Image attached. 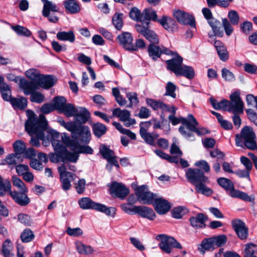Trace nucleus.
<instances>
[{"label": "nucleus", "mask_w": 257, "mask_h": 257, "mask_svg": "<svg viewBox=\"0 0 257 257\" xmlns=\"http://www.w3.org/2000/svg\"><path fill=\"white\" fill-rule=\"evenodd\" d=\"M28 119L25 122V127L27 133L31 136L30 141L32 146H40L39 140H43L44 132L47 129L48 122L44 114H40L38 118L34 111L27 110Z\"/></svg>", "instance_id": "nucleus-1"}, {"label": "nucleus", "mask_w": 257, "mask_h": 257, "mask_svg": "<svg viewBox=\"0 0 257 257\" xmlns=\"http://www.w3.org/2000/svg\"><path fill=\"white\" fill-rule=\"evenodd\" d=\"M186 178L195 186V191L205 196H210L213 193V190L207 187L206 184L209 183V179L205 176L203 171L199 169L189 168L186 174Z\"/></svg>", "instance_id": "nucleus-2"}, {"label": "nucleus", "mask_w": 257, "mask_h": 257, "mask_svg": "<svg viewBox=\"0 0 257 257\" xmlns=\"http://www.w3.org/2000/svg\"><path fill=\"white\" fill-rule=\"evenodd\" d=\"M60 140L53 138L51 140L52 145L54 147L55 153H50L49 157L51 162L57 163L59 162L66 163L68 162L76 163L78 159L79 155L76 153L69 152L64 146Z\"/></svg>", "instance_id": "nucleus-3"}, {"label": "nucleus", "mask_w": 257, "mask_h": 257, "mask_svg": "<svg viewBox=\"0 0 257 257\" xmlns=\"http://www.w3.org/2000/svg\"><path fill=\"white\" fill-rule=\"evenodd\" d=\"M256 135L253 128L246 125L243 127L239 134L235 136L236 146L246 148L250 150H254L256 147Z\"/></svg>", "instance_id": "nucleus-4"}, {"label": "nucleus", "mask_w": 257, "mask_h": 257, "mask_svg": "<svg viewBox=\"0 0 257 257\" xmlns=\"http://www.w3.org/2000/svg\"><path fill=\"white\" fill-rule=\"evenodd\" d=\"M218 184L224 188L228 195L233 198H239L244 201H248L253 204L255 203L253 196H249L245 192L236 190L233 183L228 179L220 178L217 179Z\"/></svg>", "instance_id": "nucleus-5"}, {"label": "nucleus", "mask_w": 257, "mask_h": 257, "mask_svg": "<svg viewBox=\"0 0 257 257\" xmlns=\"http://www.w3.org/2000/svg\"><path fill=\"white\" fill-rule=\"evenodd\" d=\"M80 207L83 209H94L104 213L108 216L114 217L116 214V208L113 207H107L106 205L96 203L89 197H83L78 201Z\"/></svg>", "instance_id": "nucleus-6"}, {"label": "nucleus", "mask_w": 257, "mask_h": 257, "mask_svg": "<svg viewBox=\"0 0 257 257\" xmlns=\"http://www.w3.org/2000/svg\"><path fill=\"white\" fill-rule=\"evenodd\" d=\"M61 138L63 143L66 147H69L71 150L74 151L73 153L77 154L78 155L79 154H93V150L90 147L80 145L78 141L72 140L67 134H62Z\"/></svg>", "instance_id": "nucleus-7"}, {"label": "nucleus", "mask_w": 257, "mask_h": 257, "mask_svg": "<svg viewBox=\"0 0 257 257\" xmlns=\"http://www.w3.org/2000/svg\"><path fill=\"white\" fill-rule=\"evenodd\" d=\"M156 239L160 240L159 246L161 250L167 253H170L172 251V248L181 249L182 246L174 237L168 236L164 234H160L156 237Z\"/></svg>", "instance_id": "nucleus-8"}, {"label": "nucleus", "mask_w": 257, "mask_h": 257, "mask_svg": "<svg viewBox=\"0 0 257 257\" xmlns=\"http://www.w3.org/2000/svg\"><path fill=\"white\" fill-rule=\"evenodd\" d=\"M228 19H222V25L227 36H230L233 32L232 25H238L239 23V16L234 10L230 11L227 15Z\"/></svg>", "instance_id": "nucleus-9"}, {"label": "nucleus", "mask_w": 257, "mask_h": 257, "mask_svg": "<svg viewBox=\"0 0 257 257\" xmlns=\"http://www.w3.org/2000/svg\"><path fill=\"white\" fill-rule=\"evenodd\" d=\"M147 190L148 188L146 185H142L137 189L136 194L138 196V200L142 204H154L155 198H157V195L156 194L148 191Z\"/></svg>", "instance_id": "nucleus-10"}, {"label": "nucleus", "mask_w": 257, "mask_h": 257, "mask_svg": "<svg viewBox=\"0 0 257 257\" xmlns=\"http://www.w3.org/2000/svg\"><path fill=\"white\" fill-rule=\"evenodd\" d=\"M238 91L232 93L229 97L228 111L232 113H243L244 103L240 96Z\"/></svg>", "instance_id": "nucleus-11"}, {"label": "nucleus", "mask_w": 257, "mask_h": 257, "mask_svg": "<svg viewBox=\"0 0 257 257\" xmlns=\"http://www.w3.org/2000/svg\"><path fill=\"white\" fill-rule=\"evenodd\" d=\"M72 136V140H78L83 144H88L91 139V133L89 128L87 126L79 124Z\"/></svg>", "instance_id": "nucleus-12"}, {"label": "nucleus", "mask_w": 257, "mask_h": 257, "mask_svg": "<svg viewBox=\"0 0 257 257\" xmlns=\"http://www.w3.org/2000/svg\"><path fill=\"white\" fill-rule=\"evenodd\" d=\"M116 41L118 42L121 46L127 51H134L136 50V48L133 43V37L130 33L122 32L117 36Z\"/></svg>", "instance_id": "nucleus-13"}, {"label": "nucleus", "mask_w": 257, "mask_h": 257, "mask_svg": "<svg viewBox=\"0 0 257 257\" xmlns=\"http://www.w3.org/2000/svg\"><path fill=\"white\" fill-rule=\"evenodd\" d=\"M149 26H142L140 24H136L135 28L137 31L144 36L151 44H156L159 42L158 35L153 31L149 29Z\"/></svg>", "instance_id": "nucleus-14"}, {"label": "nucleus", "mask_w": 257, "mask_h": 257, "mask_svg": "<svg viewBox=\"0 0 257 257\" xmlns=\"http://www.w3.org/2000/svg\"><path fill=\"white\" fill-rule=\"evenodd\" d=\"M28 189L18 191H9V195L11 196L15 202L21 206H26L28 205L31 200L28 196L27 193Z\"/></svg>", "instance_id": "nucleus-15"}, {"label": "nucleus", "mask_w": 257, "mask_h": 257, "mask_svg": "<svg viewBox=\"0 0 257 257\" xmlns=\"http://www.w3.org/2000/svg\"><path fill=\"white\" fill-rule=\"evenodd\" d=\"M173 15L181 24L189 25L192 28H195V20L193 16L180 10L175 11Z\"/></svg>", "instance_id": "nucleus-16"}, {"label": "nucleus", "mask_w": 257, "mask_h": 257, "mask_svg": "<svg viewBox=\"0 0 257 257\" xmlns=\"http://www.w3.org/2000/svg\"><path fill=\"white\" fill-rule=\"evenodd\" d=\"M110 193L114 194L116 197L123 199L129 194V189L121 183L112 182L110 186Z\"/></svg>", "instance_id": "nucleus-17"}, {"label": "nucleus", "mask_w": 257, "mask_h": 257, "mask_svg": "<svg viewBox=\"0 0 257 257\" xmlns=\"http://www.w3.org/2000/svg\"><path fill=\"white\" fill-rule=\"evenodd\" d=\"M232 225L238 238L241 240L247 238L248 234V228L244 222L240 219H235L232 221Z\"/></svg>", "instance_id": "nucleus-18"}, {"label": "nucleus", "mask_w": 257, "mask_h": 257, "mask_svg": "<svg viewBox=\"0 0 257 257\" xmlns=\"http://www.w3.org/2000/svg\"><path fill=\"white\" fill-rule=\"evenodd\" d=\"M99 152L103 159L107 160L108 163L113 164L115 167H119V164L116 160L117 157L115 155L113 151L109 149L105 145H102L100 147Z\"/></svg>", "instance_id": "nucleus-19"}, {"label": "nucleus", "mask_w": 257, "mask_h": 257, "mask_svg": "<svg viewBox=\"0 0 257 257\" xmlns=\"http://www.w3.org/2000/svg\"><path fill=\"white\" fill-rule=\"evenodd\" d=\"M153 206L156 211L160 215L165 214L171 207L170 203L161 197L155 198Z\"/></svg>", "instance_id": "nucleus-20"}, {"label": "nucleus", "mask_w": 257, "mask_h": 257, "mask_svg": "<svg viewBox=\"0 0 257 257\" xmlns=\"http://www.w3.org/2000/svg\"><path fill=\"white\" fill-rule=\"evenodd\" d=\"M142 22L141 24L142 26H149L150 21L158 22L160 19H158L156 12L151 8L145 9L142 13Z\"/></svg>", "instance_id": "nucleus-21"}, {"label": "nucleus", "mask_w": 257, "mask_h": 257, "mask_svg": "<svg viewBox=\"0 0 257 257\" xmlns=\"http://www.w3.org/2000/svg\"><path fill=\"white\" fill-rule=\"evenodd\" d=\"M20 86L23 90L24 94L26 95L31 94L39 89L38 84L37 82L28 81L25 79L20 80Z\"/></svg>", "instance_id": "nucleus-22"}, {"label": "nucleus", "mask_w": 257, "mask_h": 257, "mask_svg": "<svg viewBox=\"0 0 257 257\" xmlns=\"http://www.w3.org/2000/svg\"><path fill=\"white\" fill-rule=\"evenodd\" d=\"M183 58L178 54L173 58L166 61L167 68L176 75L182 67Z\"/></svg>", "instance_id": "nucleus-23"}, {"label": "nucleus", "mask_w": 257, "mask_h": 257, "mask_svg": "<svg viewBox=\"0 0 257 257\" xmlns=\"http://www.w3.org/2000/svg\"><path fill=\"white\" fill-rule=\"evenodd\" d=\"M208 219V217L202 213H199L196 216H192L189 218L191 225L196 228H205V221Z\"/></svg>", "instance_id": "nucleus-24"}, {"label": "nucleus", "mask_w": 257, "mask_h": 257, "mask_svg": "<svg viewBox=\"0 0 257 257\" xmlns=\"http://www.w3.org/2000/svg\"><path fill=\"white\" fill-rule=\"evenodd\" d=\"M63 4L67 14H76L81 11L80 5L76 0H66Z\"/></svg>", "instance_id": "nucleus-25"}, {"label": "nucleus", "mask_w": 257, "mask_h": 257, "mask_svg": "<svg viewBox=\"0 0 257 257\" xmlns=\"http://www.w3.org/2000/svg\"><path fill=\"white\" fill-rule=\"evenodd\" d=\"M56 82L55 78L52 75H41L37 82L38 86L44 89H49L53 86Z\"/></svg>", "instance_id": "nucleus-26"}, {"label": "nucleus", "mask_w": 257, "mask_h": 257, "mask_svg": "<svg viewBox=\"0 0 257 257\" xmlns=\"http://www.w3.org/2000/svg\"><path fill=\"white\" fill-rule=\"evenodd\" d=\"M140 134L146 143L152 146L155 145V140L159 137V135L156 133H148L147 129L142 125L141 128L140 129Z\"/></svg>", "instance_id": "nucleus-27"}, {"label": "nucleus", "mask_w": 257, "mask_h": 257, "mask_svg": "<svg viewBox=\"0 0 257 257\" xmlns=\"http://www.w3.org/2000/svg\"><path fill=\"white\" fill-rule=\"evenodd\" d=\"M136 211L139 215L151 220H154L156 217L154 210L147 206H138V207L136 208Z\"/></svg>", "instance_id": "nucleus-28"}, {"label": "nucleus", "mask_w": 257, "mask_h": 257, "mask_svg": "<svg viewBox=\"0 0 257 257\" xmlns=\"http://www.w3.org/2000/svg\"><path fill=\"white\" fill-rule=\"evenodd\" d=\"M215 248L214 242L212 237L204 238L201 243L198 245V250L202 254H204L206 250L211 251Z\"/></svg>", "instance_id": "nucleus-29"}, {"label": "nucleus", "mask_w": 257, "mask_h": 257, "mask_svg": "<svg viewBox=\"0 0 257 257\" xmlns=\"http://www.w3.org/2000/svg\"><path fill=\"white\" fill-rule=\"evenodd\" d=\"M189 118L190 121L187 128L190 131L195 132L199 136L208 133L204 128L199 129L197 127V126L198 125V122L192 114H189Z\"/></svg>", "instance_id": "nucleus-30"}, {"label": "nucleus", "mask_w": 257, "mask_h": 257, "mask_svg": "<svg viewBox=\"0 0 257 257\" xmlns=\"http://www.w3.org/2000/svg\"><path fill=\"white\" fill-rule=\"evenodd\" d=\"M79 110L77 109L76 115H74V120L79 123H85L90 117L89 111L85 107H79Z\"/></svg>", "instance_id": "nucleus-31"}, {"label": "nucleus", "mask_w": 257, "mask_h": 257, "mask_svg": "<svg viewBox=\"0 0 257 257\" xmlns=\"http://www.w3.org/2000/svg\"><path fill=\"white\" fill-rule=\"evenodd\" d=\"M0 92L2 93L3 98L7 101H11L13 97L11 95V91L10 86L4 82V78L0 76Z\"/></svg>", "instance_id": "nucleus-32"}, {"label": "nucleus", "mask_w": 257, "mask_h": 257, "mask_svg": "<svg viewBox=\"0 0 257 257\" xmlns=\"http://www.w3.org/2000/svg\"><path fill=\"white\" fill-rule=\"evenodd\" d=\"M75 174L73 173H67V175L60 176V181L61 183V187L64 191H67L71 187V182L75 179Z\"/></svg>", "instance_id": "nucleus-33"}, {"label": "nucleus", "mask_w": 257, "mask_h": 257, "mask_svg": "<svg viewBox=\"0 0 257 257\" xmlns=\"http://www.w3.org/2000/svg\"><path fill=\"white\" fill-rule=\"evenodd\" d=\"M159 23L165 29L169 31H173L174 29H177L176 22L170 17L163 16L162 18L159 20Z\"/></svg>", "instance_id": "nucleus-34"}, {"label": "nucleus", "mask_w": 257, "mask_h": 257, "mask_svg": "<svg viewBox=\"0 0 257 257\" xmlns=\"http://www.w3.org/2000/svg\"><path fill=\"white\" fill-rule=\"evenodd\" d=\"M208 24L211 27L214 35L220 37H222L224 35V32L221 29V24L220 22L215 18H213L208 22Z\"/></svg>", "instance_id": "nucleus-35"}, {"label": "nucleus", "mask_w": 257, "mask_h": 257, "mask_svg": "<svg viewBox=\"0 0 257 257\" xmlns=\"http://www.w3.org/2000/svg\"><path fill=\"white\" fill-rule=\"evenodd\" d=\"M44 2L42 14L44 17H48L50 12H58L59 8L52 2L48 0H42Z\"/></svg>", "instance_id": "nucleus-36"}, {"label": "nucleus", "mask_w": 257, "mask_h": 257, "mask_svg": "<svg viewBox=\"0 0 257 257\" xmlns=\"http://www.w3.org/2000/svg\"><path fill=\"white\" fill-rule=\"evenodd\" d=\"M11 104L15 109H24L27 106V99L24 97L20 98L13 97L11 98Z\"/></svg>", "instance_id": "nucleus-37"}, {"label": "nucleus", "mask_w": 257, "mask_h": 257, "mask_svg": "<svg viewBox=\"0 0 257 257\" xmlns=\"http://www.w3.org/2000/svg\"><path fill=\"white\" fill-rule=\"evenodd\" d=\"M56 37L60 41H69L70 43H73L75 40V35L72 31L59 32Z\"/></svg>", "instance_id": "nucleus-38"}, {"label": "nucleus", "mask_w": 257, "mask_h": 257, "mask_svg": "<svg viewBox=\"0 0 257 257\" xmlns=\"http://www.w3.org/2000/svg\"><path fill=\"white\" fill-rule=\"evenodd\" d=\"M149 55L153 60H156L161 56V47L150 44L148 47Z\"/></svg>", "instance_id": "nucleus-39"}, {"label": "nucleus", "mask_w": 257, "mask_h": 257, "mask_svg": "<svg viewBox=\"0 0 257 257\" xmlns=\"http://www.w3.org/2000/svg\"><path fill=\"white\" fill-rule=\"evenodd\" d=\"M176 76H184L189 79H192L194 77L195 72L192 67L183 65Z\"/></svg>", "instance_id": "nucleus-40"}, {"label": "nucleus", "mask_w": 257, "mask_h": 257, "mask_svg": "<svg viewBox=\"0 0 257 257\" xmlns=\"http://www.w3.org/2000/svg\"><path fill=\"white\" fill-rule=\"evenodd\" d=\"M113 115L119 117L121 121H126L130 117V112L127 110H121L119 108H116L112 111Z\"/></svg>", "instance_id": "nucleus-41"}, {"label": "nucleus", "mask_w": 257, "mask_h": 257, "mask_svg": "<svg viewBox=\"0 0 257 257\" xmlns=\"http://www.w3.org/2000/svg\"><path fill=\"white\" fill-rule=\"evenodd\" d=\"M2 254L4 257H15L14 253H12V243L9 239H6L3 244Z\"/></svg>", "instance_id": "nucleus-42"}, {"label": "nucleus", "mask_w": 257, "mask_h": 257, "mask_svg": "<svg viewBox=\"0 0 257 257\" xmlns=\"http://www.w3.org/2000/svg\"><path fill=\"white\" fill-rule=\"evenodd\" d=\"M92 130L94 135L100 138L105 134L107 128L104 124L97 122L92 125Z\"/></svg>", "instance_id": "nucleus-43"}, {"label": "nucleus", "mask_w": 257, "mask_h": 257, "mask_svg": "<svg viewBox=\"0 0 257 257\" xmlns=\"http://www.w3.org/2000/svg\"><path fill=\"white\" fill-rule=\"evenodd\" d=\"M76 247L77 251L83 254H92L93 251V248L90 245H86L81 242L76 243Z\"/></svg>", "instance_id": "nucleus-44"}, {"label": "nucleus", "mask_w": 257, "mask_h": 257, "mask_svg": "<svg viewBox=\"0 0 257 257\" xmlns=\"http://www.w3.org/2000/svg\"><path fill=\"white\" fill-rule=\"evenodd\" d=\"M168 119L173 125H175L180 122H181L183 125H185L187 128L190 121V120L189 118V115H188L187 118L182 117L177 118L175 116V115L170 114L168 117Z\"/></svg>", "instance_id": "nucleus-45"}, {"label": "nucleus", "mask_w": 257, "mask_h": 257, "mask_svg": "<svg viewBox=\"0 0 257 257\" xmlns=\"http://www.w3.org/2000/svg\"><path fill=\"white\" fill-rule=\"evenodd\" d=\"M122 14L115 13L112 18V23L115 28L117 30H120L123 26Z\"/></svg>", "instance_id": "nucleus-46"}, {"label": "nucleus", "mask_w": 257, "mask_h": 257, "mask_svg": "<svg viewBox=\"0 0 257 257\" xmlns=\"http://www.w3.org/2000/svg\"><path fill=\"white\" fill-rule=\"evenodd\" d=\"M257 245L254 243H248L245 246L243 257H257Z\"/></svg>", "instance_id": "nucleus-47"}, {"label": "nucleus", "mask_w": 257, "mask_h": 257, "mask_svg": "<svg viewBox=\"0 0 257 257\" xmlns=\"http://www.w3.org/2000/svg\"><path fill=\"white\" fill-rule=\"evenodd\" d=\"M77 109L73 104L67 103L59 112L63 113L67 117H71L76 115Z\"/></svg>", "instance_id": "nucleus-48"}, {"label": "nucleus", "mask_w": 257, "mask_h": 257, "mask_svg": "<svg viewBox=\"0 0 257 257\" xmlns=\"http://www.w3.org/2000/svg\"><path fill=\"white\" fill-rule=\"evenodd\" d=\"M11 182L8 180H4L0 176V196H4L7 192L9 194V191H11Z\"/></svg>", "instance_id": "nucleus-49"}, {"label": "nucleus", "mask_w": 257, "mask_h": 257, "mask_svg": "<svg viewBox=\"0 0 257 257\" xmlns=\"http://www.w3.org/2000/svg\"><path fill=\"white\" fill-rule=\"evenodd\" d=\"M66 104V99L63 96H56L53 99V106L55 109L59 111H60Z\"/></svg>", "instance_id": "nucleus-50"}, {"label": "nucleus", "mask_w": 257, "mask_h": 257, "mask_svg": "<svg viewBox=\"0 0 257 257\" xmlns=\"http://www.w3.org/2000/svg\"><path fill=\"white\" fill-rule=\"evenodd\" d=\"M26 76L32 80V81L38 82L41 74H40V71L36 69H30L26 71Z\"/></svg>", "instance_id": "nucleus-51"}, {"label": "nucleus", "mask_w": 257, "mask_h": 257, "mask_svg": "<svg viewBox=\"0 0 257 257\" xmlns=\"http://www.w3.org/2000/svg\"><path fill=\"white\" fill-rule=\"evenodd\" d=\"M146 101L147 104L154 110H158L159 108L162 110V108L166 107V104L164 103L161 101H156L151 98H147Z\"/></svg>", "instance_id": "nucleus-52"}, {"label": "nucleus", "mask_w": 257, "mask_h": 257, "mask_svg": "<svg viewBox=\"0 0 257 257\" xmlns=\"http://www.w3.org/2000/svg\"><path fill=\"white\" fill-rule=\"evenodd\" d=\"M13 147L15 154L18 155L23 154L26 149V145L21 140L16 141L13 144Z\"/></svg>", "instance_id": "nucleus-53"}, {"label": "nucleus", "mask_w": 257, "mask_h": 257, "mask_svg": "<svg viewBox=\"0 0 257 257\" xmlns=\"http://www.w3.org/2000/svg\"><path fill=\"white\" fill-rule=\"evenodd\" d=\"M34 237L33 231L30 229H25L21 235V238L23 242H29L32 241Z\"/></svg>", "instance_id": "nucleus-54"}, {"label": "nucleus", "mask_w": 257, "mask_h": 257, "mask_svg": "<svg viewBox=\"0 0 257 257\" xmlns=\"http://www.w3.org/2000/svg\"><path fill=\"white\" fill-rule=\"evenodd\" d=\"M12 29L19 35L29 37L31 35V32L26 28L20 25L12 27Z\"/></svg>", "instance_id": "nucleus-55"}, {"label": "nucleus", "mask_w": 257, "mask_h": 257, "mask_svg": "<svg viewBox=\"0 0 257 257\" xmlns=\"http://www.w3.org/2000/svg\"><path fill=\"white\" fill-rule=\"evenodd\" d=\"M214 242L216 248L224 245L227 241V237L225 235L222 234L212 237Z\"/></svg>", "instance_id": "nucleus-56"}, {"label": "nucleus", "mask_w": 257, "mask_h": 257, "mask_svg": "<svg viewBox=\"0 0 257 257\" xmlns=\"http://www.w3.org/2000/svg\"><path fill=\"white\" fill-rule=\"evenodd\" d=\"M185 208L183 206L175 207L171 210L172 216L176 219H180L185 214Z\"/></svg>", "instance_id": "nucleus-57"}, {"label": "nucleus", "mask_w": 257, "mask_h": 257, "mask_svg": "<svg viewBox=\"0 0 257 257\" xmlns=\"http://www.w3.org/2000/svg\"><path fill=\"white\" fill-rule=\"evenodd\" d=\"M30 96V101L32 102L41 103L44 101L45 97L41 92L35 91L32 93Z\"/></svg>", "instance_id": "nucleus-58"}, {"label": "nucleus", "mask_w": 257, "mask_h": 257, "mask_svg": "<svg viewBox=\"0 0 257 257\" xmlns=\"http://www.w3.org/2000/svg\"><path fill=\"white\" fill-rule=\"evenodd\" d=\"M176 89V85L171 82H168L166 86L165 95L175 98L176 97V94L175 93Z\"/></svg>", "instance_id": "nucleus-59"}, {"label": "nucleus", "mask_w": 257, "mask_h": 257, "mask_svg": "<svg viewBox=\"0 0 257 257\" xmlns=\"http://www.w3.org/2000/svg\"><path fill=\"white\" fill-rule=\"evenodd\" d=\"M129 16L132 19L136 21H140L141 23L142 22L141 19L142 13L137 8H133L129 13Z\"/></svg>", "instance_id": "nucleus-60"}, {"label": "nucleus", "mask_w": 257, "mask_h": 257, "mask_svg": "<svg viewBox=\"0 0 257 257\" xmlns=\"http://www.w3.org/2000/svg\"><path fill=\"white\" fill-rule=\"evenodd\" d=\"M130 103L127 107H132L134 105H136L139 103L138 95L136 92H128L126 94Z\"/></svg>", "instance_id": "nucleus-61"}, {"label": "nucleus", "mask_w": 257, "mask_h": 257, "mask_svg": "<svg viewBox=\"0 0 257 257\" xmlns=\"http://www.w3.org/2000/svg\"><path fill=\"white\" fill-rule=\"evenodd\" d=\"M12 181L13 185L16 187L19 190H25L26 191V189H27L25 184L22 181V180L17 176H13L12 177Z\"/></svg>", "instance_id": "nucleus-62"}, {"label": "nucleus", "mask_w": 257, "mask_h": 257, "mask_svg": "<svg viewBox=\"0 0 257 257\" xmlns=\"http://www.w3.org/2000/svg\"><path fill=\"white\" fill-rule=\"evenodd\" d=\"M222 78L227 81H233L235 80V76L233 73L225 68L221 70Z\"/></svg>", "instance_id": "nucleus-63"}, {"label": "nucleus", "mask_w": 257, "mask_h": 257, "mask_svg": "<svg viewBox=\"0 0 257 257\" xmlns=\"http://www.w3.org/2000/svg\"><path fill=\"white\" fill-rule=\"evenodd\" d=\"M138 206H132L131 204H122L120 205L121 209L125 213L130 214H137L136 208Z\"/></svg>", "instance_id": "nucleus-64"}]
</instances>
